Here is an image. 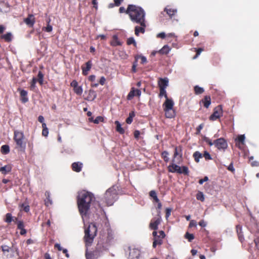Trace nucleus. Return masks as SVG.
I'll return each mask as SVG.
<instances>
[{
    "instance_id": "47",
    "label": "nucleus",
    "mask_w": 259,
    "mask_h": 259,
    "mask_svg": "<svg viewBox=\"0 0 259 259\" xmlns=\"http://www.w3.org/2000/svg\"><path fill=\"white\" fill-rule=\"evenodd\" d=\"M50 20H49L48 21V24H47V26L45 27H44L42 28V30L46 31V32H50L52 31L53 30V27L50 25Z\"/></svg>"
},
{
    "instance_id": "16",
    "label": "nucleus",
    "mask_w": 259,
    "mask_h": 259,
    "mask_svg": "<svg viewBox=\"0 0 259 259\" xmlns=\"http://www.w3.org/2000/svg\"><path fill=\"white\" fill-rule=\"evenodd\" d=\"M24 22L30 27H32L35 23V18L32 14H29L28 17L24 19Z\"/></svg>"
},
{
    "instance_id": "41",
    "label": "nucleus",
    "mask_w": 259,
    "mask_h": 259,
    "mask_svg": "<svg viewBox=\"0 0 259 259\" xmlns=\"http://www.w3.org/2000/svg\"><path fill=\"white\" fill-rule=\"evenodd\" d=\"M42 135L45 137H47L49 134V130L47 127L46 124L45 123H43L42 124Z\"/></svg>"
},
{
    "instance_id": "45",
    "label": "nucleus",
    "mask_w": 259,
    "mask_h": 259,
    "mask_svg": "<svg viewBox=\"0 0 259 259\" xmlns=\"http://www.w3.org/2000/svg\"><path fill=\"white\" fill-rule=\"evenodd\" d=\"M196 199L202 202L204 201V196L202 192L199 191L196 194Z\"/></svg>"
},
{
    "instance_id": "15",
    "label": "nucleus",
    "mask_w": 259,
    "mask_h": 259,
    "mask_svg": "<svg viewBox=\"0 0 259 259\" xmlns=\"http://www.w3.org/2000/svg\"><path fill=\"white\" fill-rule=\"evenodd\" d=\"M92 65L93 64L92 61L89 60L85 63V66H84L83 65L81 66V69L82 71V73L83 75L86 76L88 74L89 71L91 70L92 68Z\"/></svg>"
},
{
    "instance_id": "53",
    "label": "nucleus",
    "mask_w": 259,
    "mask_h": 259,
    "mask_svg": "<svg viewBox=\"0 0 259 259\" xmlns=\"http://www.w3.org/2000/svg\"><path fill=\"white\" fill-rule=\"evenodd\" d=\"M37 79L35 78V77H33L31 81V83H30V89L31 90H33L35 87V84L37 82Z\"/></svg>"
},
{
    "instance_id": "4",
    "label": "nucleus",
    "mask_w": 259,
    "mask_h": 259,
    "mask_svg": "<svg viewBox=\"0 0 259 259\" xmlns=\"http://www.w3.org/2000/svg\"><path fill=\"white\" fill-rule=\"evenodd\" d=\"M97 228L94 223H91L89 225L87 228L84 231V240L86 246H91L93 242L95 237L97 235Z\"/></svg>"
},
{
    "instance_id": "63",
    "label": "nucleus",
    "mask_w": 259,
    "mask_h": 259,
    "mask_svg": "<svg viewBox=\"0 0 259 259\" xmlns=\"http://www.w3.org/2000/svg\"><path fill=\"white\" fill-rule=\"evenodd\" d=\"M208 180V178L207 177H205L203 179H200L199 181V183L200 185H202L204 182H206Z\"/></svg>"
},
{
    "instance_id": "25",
    "label": "nucleus",
    "mask_w": 259,
    "mask_h": 259,
    "mask_svg": "<svg viewBox=\"0 0 259 259\" xmlns=\"http://www.w3.org/2000/svg\"><path fill=\"white\" fill-rule=\"evenodd\" d=\"M146 27L145 21H144V25H141V26H137L135 28V33L137 36H139V33H144L145 32V28Z\"/></svg>"
},
{
    "instance_id": "9",
    "label": "nucleus",
    "mask_w": 259,
    "mask_h": 259,
    "mask_svg": "<svg viewBox=\"0 0 259 259\" xmlns=\"http://www.w3.org/2000/svg\"><path fill=\"white\" fill-rule=\"evenodd\" d=\"M161 218L160 214H158L157 217L153 218L149 225V227L151 229L156 230L158 229V226L160 224Z\"/></svg>"
},
{
    "instance_id": "51",
    "label": "nucleus",
    "mask_w": 259,
    "mask_h": 259,
    "mask_svg": "<svg viewBox=\"0 0 259 259\" xmlns=\"http://www.w3.org/2000/svg\"><path fill=\"white\" fill-rule=\"evenodd\" d=\"M245 136L244 135H241L238 136L237 140L239 142L241 143L242 145L244 144Z\"/></svg>"
},
{
    "instance_id": "30",
    "label": "nucleus",
    "mask_w": 259,
    "mask_h": 259,
    "mask_svg": "<svg viewBox=\"0 0 259 259\" xmlns=\"http://www.w3.org/2000/svg\"><path fill=\"white\" fill-rule=\"evenodd\" d=\"M163 239L161 238V237L157 236L154 238V241L153 242V248H155L157 245H160L163 243Z\"/></svg>"
},
{
    "instance_id": "26",
    "label": "nucleus",
    "mask_w": 259,
    "mask_h": 259,
    "mask_svg": "<svg viewBox=\"0 0 259 259\" xmlns=\"http://www.w3.org/2000/svg\"><path fill=\"white\" fill-rule=\"evenodd\" d=\"M18 219L17 218H14L12 217V214L11 213H7L6 214L5 218L4 219V221L7 223H11L12 222H16L17 221Z\"/></svg>"
},
{
    "instance_id": "43",
    "label": "nucleus",
    "mask_w": 259,
    "mask_h": 259,
    "mask_svg": "<svg viewBox=\"0 0 259 259\" xmlns=\"http://www.w3.org/2000/svg\"><path fill=\"white\" fill-rule=\"evenodd\" d=\"M37 77L38 79H37V81L39 82V83L40 85H42L43 84L44 81V74L40 71L38 72Z\"/></svg>"
},
{
    "instance_id": "39",
    "label": "nucleus",
    "mask_w": 259,
    "mask_h": 259,
    "mask_svg": "<svg viewBox=\"0 0 259 259\" xmlns=\"http://www.w3.org/2000/svg\"><path fill=\"white\" fill-rule=\"evenodd\" d=\"M194 90L195 94L196 95L201 94L204 92V89L202 88L199 87L198 85L195 86L194 88Z\"/></svg>"
},
{
    "instance_id": "59",
    "label": "nucleus",
    "mask_w": 259,
    "mask_h": 259,
    "mask_svg": "<svg viewBox=\"0 0 259 259\" xmlns=\"http://www.w3.org/2000/svg\"><path fill=\"white\" fill-rule=\"evenodd\" d=\"M137 66V61H136L133 63V66H132V71L133 72L135 73L137 72V69H136Z\"/></svg>"
},
{
    "instance_id": "46",
    "label": "nucleus",
    "mask_w": 259,
    "mask_h": 259,
    "mask_svg": "<svg viewBox=\"0 0 259 259\" xmlns=\"http://www.w3.org/2000/svg\"><path fill=\"white\" fill-rule=\"evenodd\" d=\"M96 94L94 91L90 90L89 91V96L88 97V100H93L96 98Z\"/></svg>"
},
{
    "instance_id": "64",
    "label": "nucleus",
    "mask_w": 259,
    "mask_h": 259,
    "mask_svg": "<svg viewBox=\"0 0 259 259\" xmlns=\"http://www.w3.org/2000/svg\"><path fill=\"white\" fill-rule=\"evenodd\" d=\"M198 224L202 227H205L206 226V223L203 220H201Z\"/></svg>"
},
{
    "instance_id": "32",
    "label": "nucleus",
    "mask_w": 259,
    "mask_h": 259,
    "mask_svg": "<svg viewBox=\"0 0 259 259\" xmlns=\"http://www.w3.org/2000/svg\"><path fill=\"white\" fill-rule=\"evenodd\" d=\"M170 50V49L169 46L165 45L158 51V53L161 55H166L169 53Z\"/></svg>"
},
{
    "instance_id": "33",
    "label": "nucleus",
    "mask_w": 259,
    "mask_h": 259,
    "mask_svg": "<svg viewBox=\"0 0 259 259\" xmlns=\"http://www.w3.org/2000/svg\"><path fill=\"white\" fill-rule=\"evenodd\" d=\"M2 39H4L6 42H10L12 39V35L11 33L8 32L5 34L1 36Z\"/></svg>"
},
{
    "instance_id": "52",
    "label": "nucleus",
    "mask_w": 259,
    "mask_h": 259,
    "mask_svg": "<svg viewBox=\"0 0 259 259\" xmlns=\"http://www.w3.org/2000/svg\"><path fill=\"white\" fill-rule=\"evenodd\" d=\"M104 118L103 117L99 116L93 121V122L96 124H98L100 122H103Z\"/></svg>"
},
{
    "instance_id": "3",
    "label": "nucleus",
    "mask_w": 259,
    "mask_h": 259,
    "mask_svg": "<svg viewBox=\"0 0 259 259\" xmlns=\"http://www.w3.org/2000/svg\"><path fill=\"white\" fill-rule=\"evenodd\" d=\"M114 242L113 233L112 231L107 229V234H101L96 245V251L102 252L108 250Z\"/></svg>"
},
{
    "instance_id": "48",
    "label": "nucleus",
    "mask_w": 259,
    "mask_h": 259,
    "mask_svg": "<svg viewBox=\"0 0 259 259\" xmlns=\"http://www.w3.org/2000/svg\"><path fill=\"white\" fill-rule=\"evenodd\" d=\"M249 161H250V164L252 166H259V162L257 161H253V157L251 156L249 158Z\"/></svg>"
},
{
    "instance_id": "62",
    "label": "nucleus",
    "mask_w": 259,
    "mask_h": 259,
    "mask_svg": "<svg viewBox=\"0 0 259 259\" xmlns=\"http://www.w3.org/2000/svg\"><path fill=\"white\" fill-rule=\"evenodd\" d=\"M203 49L202 48H199L196 50V54L195 57H194V59L196 58L200 54V53L203 51Z\"/></svg>"
},
{
    "instance_id": "19",
    "label": "nucleus",
    "mask_w": 259,
    "mask_h": 259,
    "mask_svg": "<svg viewBox=\"0 0 259 259\" xmlns=\"http://www.w3.org/2000/svg\"><path fill=\"white\" fill-rule=\"evenodd\" d=\"M202 104L203 106L208 108L211 104V98L209 96H205L204 98L200 101V104Z\"/></svg>"
},
{
    "instance_id": "22",
    "label": "nucleus",
    "mask_w": 259,
    "mask_h": 259,
    "mask_svg": "<svg viewBox=\"0 0 259 259\" xmlns=\"http://www.w3.org/2000/svg\"><path fill=\"white\" fill-rule=\"evenodd\" d=\"M82 163L80 162H73L71 165L72 169L75 172L81 171L82 168Z\"/></svg>"
},
{
    "instance_id": "8",
    "label": "nucleus",
    "mask_w": 259,
    "mask_h": 259,
    "mask_svg": "<svg viewBox=\"0 0 259 259\" xmlns=\"http://www.w3.org/2000/svg\"><path fill=\"white\" fill-rule=\"evenodd\" d=\"M223 107L219 105L213 109L212 114L209 116V119L211 121H215L219 119L223 115Z\"/></svg>"
},
{
    "instance_id": "2",
    "label": "nucleus",
    "mask_w": 259,
    "mask_h": 259,
    "mask_svg": "<svg viewBox=\"0 0 259 259\" xmlns=\"http://www.w3.org/2000/svg\"><path fill=\"white\" fill-rule=\"evenodd\" d=\"M127 14L129 15L132 22L140 25H144L145 13L142 8L134 5H128Z\"/></svg>"
},
{
    "instance_id": "27",
    "label": "nucleus",
    "mask_w": 259,
    "mask_h": 259,
    "mask_svg": "<svg viewBox=\"0 0 259 259\" xmlns=\"http://www.w3.org/2000/svg\"><path fill=\"white\" fill-rule=\"evenodd\" d=\"M111 46L116 47L117 46H121V42L118 40V37L116 35H114L112 37V40L110 42Z\"/></svg>"
},
{
    "instance_id": "38",
    "label": "nucleus",
    "mask_w": 259,
    "mask_h": 259,
    "mask_svg": "<svg viewBox=\"0 0 259 259\" xmlns=\"http://www.w3.org/2000/svg\"><path fill=\"white\" fill-rule=\"evenodd\" d=\"M1 151L4 154H7L10 152V147L8 145H3L1 148Z\"/></svg>"
},
{
    "instance_id": "1",
    "label": "nucleus",
    "mask_w": 259,
    "mask_h": 259,
    "mask_svg": "<svg viewBox=\"0 0 259 259\" xmlns=\"http://www.w3.org/2000/svg\"><path fill=\"white\" fill-rule=\"evenodd\" d=\"M95 201L94 195L86 190H82L78 194L77 203L79 212L82 218L89 213L91 206Z\"/></svg>"
},
{
    "instance_id": "29",
    "label": "nucleus",
    "mask_w": 259,
    "mask_h": 259,
    "mask_svg": "<svg viewBox=\"0 0 259 259\" xmlns=\"http://www.w3.org/2000/svg\"><path fill=\"white\" fill-rule=\"evenodd\" d=\"M45 196L46 197V199L45 200V204L47 206H49L50 205L52 204V200L51 199V194L50 192L46 191L45 192Z\"/></svg>"
},
{
    "instance_id": "24",
    "label": "nucleus",
    "mask_w": 259,
    "mask_h": 259,
    "mask_svg": "<svg viewBox=\"0 0 259 259\" xmlns=\"http://www.w3.org/2000/svg\"><path fill=\"white\" fill-rule=\"evenodd\" d=\"M180 166L174 164V162L168 166V171L170 172H177L180 171Z\"/></svg>"
},
{
    "instance_id": "44",
    "label": "nucleus",
    "mask_w": 259,
    "mask_h": 259,
    "mask_svg": "<svg viewBox=\"0 0 259 259\" xmlns=\"http://www.w3.org/2000/svg\"><path fill=\"white\" fill-rule=\"evenodd\" d=\"M168 154V152L167 151H164L161 153V157L165 162H167L169 161Z\"/></svg>"
},
{
    "instance_id": "57",
    "label": "nucleus",
    "mask_w": 259,
    "mask_h": 259,
    "mask_svg": "<svg viewBox=\"0 0 259 259\" xmlns=\"http://www.w3.org/2000/svg\"><path fill=\"white\" fill-rule=\"evenodd\" d=\"M141 133H140V132L138 130H136L135 131L134 133V137L137 140H139V137H140V135Z\"/></svg>"
},
{
    "instance_id": "23",
    "label": "nucleus",
    "mask_w": 259,
    "mask_h": 259,
    "mask_svg": "<svg viewBox=\"0 0 259 259\" xmlns=\"http://www.w3.org/2000/svg\"><path fill=\"white\" fill-rule=\"evenodd\" d=\"M100 253L98 251H96V249L94 251L89 252L88 251V249H87L85 251V257L86 259H96L97 257L96 255H97V253Z\"/></svg>"
},
{
    "instance_id": "40",
    "label": "nucleus",
    "mask_w": 259,
    "mask_h": 259,
    "mask_svg": "<svg viewBox=\"0 0 259 259\" xmlns=\"http://www.w3.org/2000/svg\"><path fill=\"white\" fill-rule=\"evenodd\" d=\"M159 97L161 98L162 97L164 96L165 98V99L168 98L167 97V93L165 90V89H159Z\"/></svg>"
},
{
    "instance_id": "11",
    "label": "nucleus",
    "mask_w": 259,
    "mask_h": 259,
    "mask_svg": "<svg viewBox=\"0 0 259 259\" xmlns=\"http://www.w3.org/2000/svg\"><path fill=\"white\" fill-rule=\"evenodd\" d=\"M141 95V91L140 90L136 89L135 88L133 87L131 88L130 92L127 96V99L128 100H131L134 97H140Z\"/></svg>"
},
{
    "instance_id": "58",
    "label": "nucleus",
    "mask_w": 259,
    "mask_h": 259,
    "mask_svg": "<svg viewBox=\"0 0 259 259\" xmlns=\"http://www.w3.org/2000/svg\"><path fill=\"white\" fill-rule=\"evenodd\" d=\"M197 226V222L195 220H191L189 223V227L190 228H192L193 227H196Z\"/></svg>"
},
{
    "instance_id": "28",
    "label": "nucleus",
    "mask_w": 259,
    "mask_h": 259,
    "mask_svg": "<svg viewBox=\"0 0 259 259\" xmlns=\"http://www.w3.org/2000/svg\"><path fill=\"white\" fill-rule=\"evenodd\" d=\"M165 112V115L166 118H171L175 117V110L172 109H163Z\"/></svg>"
},
{
    "instance_id": "6",
    "label": "nucleus",
    "mask_w": 259,
    "mask_h": 259,
    "mask_svg": "<svg viewBox=\"0 0 259 259\" xmlns=\"http://www.w3.org/2000/svg\"><path fill=\"white\" fill-rule=\"evenodd\" d=\"M117 196V192L114 186L109 188L105 193L104 201L108 206H111L115 202Z\"/></svg>"
},
{
    "instance_id": "31",
    "label": "nucleus",
    "mask_w": 259,
    "mask_h": 259,
    "mask_svg": "<svg viewBox=\"0 0 259 259\" xmlns=\"http://www.w3.org/2000/svg\"><path fill=\"white\" fill-rule=\"evenodd\" d=\"M12 169V167L10 165H7L0 168V172L3 174L6 175L10 172Z\"/></svg>"
},
{
    "instance_id": "13",
    "label": "nucleus",
    "mask_w": 259,
    "mask_h": 259,
    "mask_svg": "<svg viewBox=\"0 0 259 259\" xmlns=\"http://www.w3.org/2000/svg\"><path fill=\"white\" fill-rule=\"evenodd\" d=\"M17 91L20 93V100L23 103H25L28 101V98L27 97L28 93L26 91L18 88Z\"/></svg>"
},
{
    "instance_id": "60",
    "label": "nucleus",
    "mask_w": 259,
    "mask_h": 259,
    "mask_svg": "<svg viewBox=\"0 0 259 259\" xmlns=\"http://www.w3.org/2000/svg\"><path fill=\"white\" fill-rule=\"evenodd\" d=\"M227 169L229 170V171H231V172H234L235 171V169L234 168V166H233V162H231L230 165L228 166V167H227Z\"/></svg>"
},
{
    "instance_id": "12",
    "label": "nucleus",
    "mask_w": 259,
    "mask_h": 259,
    "mask_svg": "<svg viewBox=\"0 0 259 259\" xmlns=\"http://www.w3.org/2000/svg\"><path fill=\"white\" fill-rule=\"evenodd\" d=\"M166 13L169 18L171 19L177 13V10L176 9H172L169 8V6H167L164 9V11L161 12V14L164 16V13Z\"/></svg>"
},
{
    "instance_id": "61",
    "label": "nucleus",
    "mask_w": 259,
    "mask_h": 259,
    "mask_svg": "<svg viewBox=\"0 0 259 259\" xmlns=\"http://www.w3.org/2000/svg\"><path fill=\"white\" fill-rule=\"evenodd\" d=\"M21 207L23 208L24 211L26 212H28L30 210L29 205H25L24 204H22Z\"/></svg>"
},
{
    "instance_id": "14",
    "label": "nucleus",
    "mask_w": 259,
    "mask_h": 259,
    "mask_svg": "<svg viewBox=\"0 0 259 259\" xmlns=\"http://www.w3.org/2000/svg\"><path fill=\"white\" fill-rule=\"evenodd\" d=\"M129 249V258L131 259H134L138 258L140 255V251L136 248H131V247L128 248Z\"/></svg>"
},
{
    "instance_id": "36",
    "label": "nucleus",
    "mask_w": 259,
    "mask_h": 259,
    "mask_svg": "<svg viewBox=\"0 0 259 259\" xmlns=\"http://www.w3.org/2000/svg\"><path fill=\"white\" fill-rule=\"evenodd\" d=\"M1 248L4 255H6V253H9L12 250L11 247L7 245H2Z\"/></svg>"
},
{
    "instance_id": "18",
    "label": "nucleus",
    "mask_w": 259,
    "mask_h": 259,
    "mask_svg": "<svg viewBox=\"0 0 259 259\" xmlns=\"http://www.w3.org/2000/svg\"><path fill=\"white\" fill-rule=\"evenodd\" d=\"M174 105V102L172 99L167 98L165 99L163 104V109H172Z\"/></svg>"
},
{
    "instance_id": "34",
    "label": "nucleus",
    "mask_w": 259,
    "mask_h": 259,
    "mask_svg": "<svg viewBox=\"0 0 259 259\" xmlns=\"http://www.w3.org/2000/svg\"><path fill=\"white\" fill-rule=\"evenodd\" d=\"M116 130L120 134H123L125 132L124 130L121 127V124L118 121H115Z\"/></svg>"
},
{
    "instance_id": "10",
    "label": "nucleus",
    "mask_w": 259,
    "mask_h": 259,
    "mask_svg": "<svg viewBox=\"0 0 259 259\" xmlns=\"http://www.w3.org/2000/svg\"><path fill=\"white\" fill-rule=\"evenodd\" d=\"M70 85L73 88V91L76 95L80 96L82 94V88L81 86L78 85V82L76 80H73L70 83Z\"/></svg>"
},
{
    "instance_id": "17",
    "label": "nucleus",
    "mask_w": 259,
    "mask_h": 259,
    "mask_svg": "<svg viewBox=\"0 0 259 259\" xmlns=\"http://www.w3.org/2000/svg\"><path fill=\"white\" fill-rule=\"evenodd\" d=\"M168 85V79L165 77L159 78L158 80V85L159 89H166Z\"/></svg>"
},
{
    "instance_id": "37",
    "label": "nucleus",
    "mask_w": 259,
    "mask_h": 259,
    "mask_svg": "<svg viewBox=\"0 0 259 259\" xmlns=\"http://www.w3.org/2000/svg\"><path fill=\"white\" fill-rule=\"evenodd\" d=\"M193 156L195 161L196 162H198L199 161L200 158H202V154L199 151H196L193 153Z\"/></svg>"
},
{
    "instance_id": "49",
    "label": "nucleus",
    "mask_w": 259,
    "mask_h": 259,
    "mask_svg": "<svg viewBox=\"0 0 259 259\" xmlns=\"http://www.w3.org/2000/svg\"><path fill=\"white\" fill-rule=\"evenodd\" d=\"M185 237L189 242H191L194 239V236L193 234H190L187 232L185 234Z\"/></svg>"
},
{
    "instance_id": "50",
    "label": "nucleus",
    "mask_w": 259,
    "mask_h": 259,
    "mask_svg": "<svg viewBox=\"0 0 259 259\" xmlns=\"http://www.w3.org/2000/svg\"><path fill=\"white\" fill-rule=\"evenodd\" d=\"M204 157L206 160H210L212 159L210 154L206 151L204 152L203 154L202 155V157Z\"/></svg>"
},
{
    "instance_id": "54",
    "label": "nucleus",
    "mask_w": 259,
    "mask_h": 259,
    "mask_svg": "<svg viewBox=\"0 0 259 259\" xmlns=\"http://www.w3.org/2000/svg\"><path fill=\"white\" fill-rule=\"evenodd\" d=\"M17 228L19 230L24 228V225L23 221H19L17 222Z\"/></svg>"
},
{
    "instance_id": "42",
    "label": "nucleus",
    "mask_w": 259,
    "mask_h": 259,
    "mask_svg": "<svg viewBox=\"0 0 259 259\" xmlns=\"http://www.w3.org/2000/svg\"><path fill=\"white\" fill-rule=\"evenodd\" d=\"M149 195L153 198L156 202H159V199L157 196L156 192L154 190H152L149 192Z\"/></svg>"
},
{
    "instance_id": "21",
    "label": "nucleus",
    "mask_w": 259,
    "mask_h": 259,
    "mask_svg": "<svg viewBox=\"0 0 259 259\" xmlns=\"http://www.w3.org/2000/svg\"><path fill=\"white\" fill-rule=\"evenodd\" d=\"M236 230L238 235V239L239 241L242 242L244 239L243 236V234L242 232V226L240 225H237L236 226Z\"/></svg>"
},
{
    "instance_id": "55",
    "label": "nucleus",
    "mask_w": 259,
    "mask_h": 259,
    "mask_svg": "<svg viewBox=\"0 0 259 259\" xmlns=\"http://www.w3.org/2000/svg\"><path fill=\"white\" fill-rule=\"evenodd\" d=\"M127 44L128 45H130L132 44H134L135 45L136 42H135L134 38L133 37L128 38L127 40Z\"/></svg>"
},
{
    "instance_id": "56",
    "label": "nucleus",
    "mask_w": 259,
    "mask_h": 259,
    "mask_svg": "<svg viewBox=\"0 0 259 259\" xmlns=\"http://www.w3.org/2000/svg\"><path fill=\"white\" fill-rule=\"evenodd\" d=\"M171 211V209L170 208H166L165 209V218L166 219L170 216Z\"/></svg>"
},
{
    "instance_id": "20",
    "label": "nucleus",
    "mask_w": 259,
    "mask_h": 259,
    "mask_svg": "<svg viewBox=\"0 0 259 259\" xmlns=\"http://www.w3.org/2000/svg\"><path fill=\"white\" fill-rule=\"evenodd\" d=\"M179 156L180 158H182V147L181 146H176L175 147V151L174 153V158L172 160V162H175V159L178 156Z\"/></svg>"
},
{
    "instance_id": "7",
    "label": "nucleus",
    "mask_w": 259,
    "mask_h": 259,
    "mask_svg": "<svg viewBox=\"0 0 259 259\" xmlns=\"http://www.w3.org/2000/svg\"><path fill=\"white\" fill-rule=\"evenodd\" d=\"M203 140L210 146L214 145L219 150L225 151L228 147L227 141L223 138H220L212 142L209 138L204 137Z\"/></svg>"
},
{
    "instance_id": "5",
    "label": "nucleus",
    "mask_w": 259,
    "mask_h": 259,
    "mask_svg": "<svg viewBox=\"0 0 259 259\" xmlns=\"http://www.w3.org/2000/svg\"><path fill=\"white\" fill-rule=\"evenodd\" d=\"M13 139L16 143V147L21 151H24L26 143L24 133L18 130L14 131Z\"/></svg>"
},
{
    "instance_id": "35",
    "label": "nucleus",
    "mask_w": 259,
    "mask_h": 259,
    "mask_svg": "<svg viewBox=\"0 0 259 259\" xmlns=\"http://www.w3.org/2000/svg\"><path fill=\"white\" fill-rule=\"evenodd\" d=\"M178 173L180 174H184L185 175L188 176L189 173V171L188 169V167L186 166H182L180 168V171H178Z\"/></svg>"
}]
</instances>
